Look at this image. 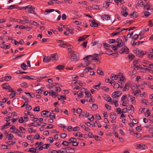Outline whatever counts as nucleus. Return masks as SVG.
Returning <instances> with one entry per match:
<instances>
[{"label": "nucleus", "mask_w": 153, "mask_h": 153, "mask_svg": "<svg viewBox=\"0 0 153 153\" xmlns=\"http://www.w3.org/2000/svg\"><path fill=\"white\" fill-rule=\"evenodd\" d=\"M78 133L79 134V137H83L85 138H86L87 137V134H81V133L80 132H78Z\"/></svg>", "instance_id": "ea45409f"}, {"label": "nucleus", "mask_w": 153, "mask_h": 153, "mask_svg": "<svg viewBox=\"0 0 153 153\" xmlns=\"http://www.w3.org/2000/svg\"><path fill=\"white\" fill-rule=\"evenodd\" d=\"M79 93V94H78V96L80 97V98H82L83 97V94H82V92L81 91H79L77 92V93Z\"/></svg>", "instance_id": "37998d69"}, {"label": "nucleus", "mask_w": 153, "mask_h": 153, "mask_svg": "<svg viewBox=\"0 0 153 153\" xmlns=\"http://www.w3.org/2000/svg\"><path fill=\"white\" fill-rule=\"evenodd\" d=\"M51 150H50L49 151V153H59V152H57L56 150H53L52 151H51Z\"/></svg>", "instance_id": "774afa93"}, {"label": "nucleus", "mask_w": 153, "mask_h": 153, "mask_svg": "<svg viewBox=\"0 0 153 153\" xmlns=\"http://www.w3.org/2000/svg\"><path fill=\"white\" fill-rule=\"evenodd\" d=\"M130 84L128 82H127L125 85V91H127L128 90L129 88Z\"/></svg>", "instance_id": "6ab92c4d"}, {"label": "nucleus", "mask_w": 153, "mask_h": 153, "mask_svg": "<svg viewBox=\"0 0 153 153\" xmlns=\"http://www.w3.org/2000/svg\"><path fill=\"white\" fill-rule=\"evenodd\" d=\"M49 95H52L53 97L56 94V93L54 92L53 91L51 90L49 91Z\"/></svg>", "instance_id": "e433bc0d"}, {"label": "nucleus", "mask_w": 153, "mask_h": 153, "mask_svg": "<svg viewBox=\"0 0 153 153\" xmlns=\"http://www.w3.org/2000/svg\"><path fill=\"white\" fill-rule=\"evenodd\" d=\"M17 100L16 99H13L12 102L13 103V104L15 106H17V105L19 104V103L17 102Z\"/></svg>", "instance_id": "2f4dec72"}, {"label": "nucleus", "mask_w": 153, "mask_h": 153, "mask_svg": "<svg viewBox=\"0 0 153 153\" xmlns=\"http://www.w3.org/2000/svg\"><path fill=\"white\" fill-rule=\"evenodd\" d=\"M67 136V135L65 133H62L61 134V137L62 138H65Z\"/></svg>", "instance_id": "338daca9"}, {"label": "nucleus", "mask_w": 153, "mask_h": 153, "mask_svg": "<svg viewBox=\"0 0 153 153\" xmlns=\"http://www.w3.org/2000/svg\"><path fill=\"white\" fill-rule=\"evenodd\" d=\"M102 18L103 21H106L110 19V17L108 15H104L102 16Z\"/></svg>", "instance_id": "0eeeda50"}, {"label": "nucleus", "mask_w": 153, "mask_h": 153, "mask_svg": "<svg viewBox=\"0 0 153 153\" xmlns=\"http://www.w3.org/2000/svg\"><path fill=\"white\" fill-rule=\"evenodd\" d=\"M94 138L95 140L99 141H100L101 139L100 137L96 136V135H94Z\"/></svg>", "instance_id": "a19ab883"}, {"label": "nucleus", "mask_w": 153, "mask_h": 153, "mask_svg": "<svg viewBox=\"0 0 153 153\" xmlns=\"http://www.w3.org/2000/svg\"><path fill=\"white\" fill-rule=\"evenodd\" d=\"M117 42L118 43L117 46L119 47H121L123 45V43L122 39L120 38H118L117 39Z\"/></svg>", "instance_id": "20e7f679"}, {"label": "nucleus", "mask_w": 153, "mask_h": 153, "mask_svg": "<svg viewBox=\"0 0 153 153\" xmlns=\"http://www.w3.org/2000/svg\"><path fill=\"white\" fill-rule=\"evenodd\" d=\"M33 111H40V108L39 106H37L36 107H35Z\"/></svg>", "instance_id": "052dcab7"}, {"label": "nucleus", "mask_w": 153, "mask_h": 153, "mask_svg": "<svg viewBox=\"0 0 153 153\" xmlns=\"http://www.w3.org/2000/svg\"><path fill=\"white\" fill-rule=\"evenodd\" d=\"M111 118L113 120H115L117 118V116L113 112H112L110 114Z\"/></svg>", "instance_id": "2eb2a0df"}, {"label": "nucleus", "mask_w": 153, "mask_h": 153, "mask_svg": "<svg viewBox=\"0 0 153 153\" xmlns=\"http://www.w3.org/2000/svg\"><path fill=\"white\" fill-rule=\"evenodd\" d=\"M135 53L136 55L139 57L142 58L143 55L146 54L147 52L145 51H142L139 49H137L135 51Z\"/></svg>", "instance_id": "f257e3e1"}, {"label": "nucleus", "mask_w": 153, "mask_h": 153, "mask_svg": "<svg viewBox=\"0 0 153 153\" xmlns=\"http://www.w3.org/2000/svg\"><path fill=\"white\" fill-rule=\"evenodd\" d=\"M21 67L24 70H26L28 68L27 66L26 65V64L24 63L21 64Z\"/></svg>", "instance_id": "f3484780"}, {"label": "nucleus", "mask_w": 153, "mask_h": 153, "mask_svg": "<svg viewBox=\"0 0 153 153\" xmlns=\"http://www.w3.org/2000/svg\"><path fill=\"white\" fill-rule=\"evenodd\" d=\"M71 144V143H68L66 141H63L62 143V144L65 146H67L69 144Z\"/></svg>", "instance_id": "a18cd8bd"}, {"label": "nucleus", "mask_w": 153, "mask_h": 153, "mask_svg": "<svg viewBox=\"0 0 153 153\" xmlns=\"http://www.w3.org/2000/svg\"><path fill=\"white\" fill-rule=\"evenodd\" d=\"M69 140L70 141V143H74L76 141V140L75 138H72L70 139H69Z\"/></svg>", "instance_id": "49530a36"}, {"label": "nucleus", "mask_w": 153, "mask_h": 153, "mask_svg": "<svg viewBox=\"0 0 153 153\" xmlns=\"http://www.w3.org/2000/svg\"><path fill=\"white\" fill-rule=\"evenodd\" d=\"M32 109V107L30 105H27V106L26 108V109L28 111H30V110H31Z\"/></svg>", "instance_id": "864d4df0"}, {"label": "nucleus", "mask_w": 153, "mask_h": 153, "mask_svg": "<svg viewBox=\"0 0 153 153\" xmlns=\"http://www.w3.org/2000/svg\"><path fill=\"white\" fill-rule=\"evenodd\" d=\"M59 42H61L60 44L59 45V46L61 47V48H65V46H71V45L69 44H68L67 43H64V42L63 41L59 40Z\"/></svg>", "instance_id": "7ed1b4c3"}, {"label": "nucleus", "mask_w": 153, "mask_h": 153, "mask_svg": "<svg viewBox=\"0 0 153 153\" xmlns=\"http://www.w3.org/2000/svg\"><path fill=\"white\" fill-rule=\"evenodd\" d=\"M97 73L98 74L101 76H103L104 75V74L102 71L100 69H98L97 70Z\"/></svg>", "instance_id": "c85d7f7f"}, {"label": "nucleus", "mask_w": 153, "mask_h": 153, "mask_svg": "<svg viewBox=\"0 0 153 153\" xmlns=\"http://www.w3.org/2000/svg\"><path fill=\"white\" fill-rule=\"evenodd\" d=\"M139 37V36L137 34H135L132 38L134 40L137 39Z\"/></svg>", "instance_id": "5fc2aeb1"}, {"label": "nucleus", "mask_w": 153, "mask_h": 153, "mask_svg": "<svg viewBox=\"0 0 153 153\" xmlns=\"http://www.w3.org/2000/svg\"><path fill=\"white\" fill-rule=\"evenodd\" d=\"M138 86H137V85L136 84H135L134 85L132 86L131 87V89L132 90L134 91L135 90L137 89H138Z\"/></svg>", "instance_id": "473e14b6"}, {"label": "nucleus", "mask_w": 153, "mask_h": 153, "mask_svg": "<svg viewBox=\"0 0 153 153\" xmlns=\"http://www.w3.org/2000/svg\"><path fill=\"white\" fill-rule=\"evenodd\" d=\"M100 25V24L98 23L92 22L90 24V26L92 27H95Z\"/></svg>", "instance_id": "9d476101"}, {"label": "nucleus", "mask_w": 153, "mask_h": 153, "mask_svg": "<svg viewBox=\"0 0 153 153\" xmlns=\"http://www.w3.org/2000/svg\"><path fill=\"white\" fill-rule=\"evenodd\" d=\"M92 7L93 9H100L99 8V7L97 5H94L92 6Z\"/></svg>", "instance_id": "69168bd1"}, {"label": "nucleus", "mask_w": 153, "mask_h": 153, "mask_svg": "<svg viewBox=\"0 0 153 153\" xmlns=\"http://www.w3.org/2000/svg\"><path fill=\"white\" fill-rule=\"evenodd\" d=\"M134 69L136 70H140V68H141L142 67L140 65H137L135 64H134L133 66Z\"/></svg>", "instance_id": "a211bd4d"}, {"label": "nucleus", "mask_w": 153, "mask_h": 153, "mask_svg": "<svg viewBox=\"0 0 153 153\" xmlns=\"http://www.w3.org/2000/svg\"><path fill=\"white\" fill-rule=\"evenodd\" d=\"M105 106L107 110H111V107L109 105L107 104H105Z\"/></svg>", "instance_id": "e2e57ef3"}, {"label": "nucleus", "mask_w": 153, "mask_h": 153, "mask_svg": "<svg viewBox=\"0 0 153 153\" xmlns=\"http://www.w3.org/2000/svg\"><path fill=\"white\" fill-rule=\"evenodd\" d=\"M92 108L94 110H96L97 108V106L95 104H93Z\"/></svg>", "instance_id": "0e129e2a"}, {"label": "nucleus", "mask_w": 153, "mask_h": 153, "mask_svg": "<svg viewBox=\"0 0 153 153\" xmlns=\"http://www.w3.org/2000/svg\"><path fill=\"white\" fill-rule=\"evenodd\" d=\"M56 56H57V55L56 53L53 54L51 55V56L50 57L51 60H52L53 61H55L56 60Z\"/></svg>", "instance_id": "1a4fd4ad"}, {"label": "nucleus", "mask_w": 153, "mask_h": 153, "mask_svg": "<svg viewBox=\"0 0 153 153\" xmlns=\"http://www.w3.org/2000/svg\"><path fill=\"white\" fill-rule=\"evenodd\" d=\"M36 123H31L29 124H28L27 126H34L35 127H37V126L36 125Z\"/></svg>", "instance_id": "09e8293b"}, {"label": "nucleus", "mask_w": 153, "mask_h": 153, "mask_svg": "<svg viewBox=\"0 0 153 153\" xmlns=\"http://www.w3.org/2000/svg\"><path fill=\"white\" fill-rule=\"evenodd\" d=\"M49 117L50 118L52 119L56 118L55 114L53 113H51L50 114Z\"/></svg>", "instance_id": "bb28decb"}, {"label": "nucleus", "mask_w": 153, "mask_h": 153, "mask_svg": "<svg viewBox=\"0 0 153 153\" xmlns=\"http://www.w3.org/2000/svg\"><path fill=\"white\" fill-rule=\"evenodd\" d=\"M43 91V90L41 88H40L36 91V92L38 94H41Z\"/></svg>", "instance_id": "3c124183"}, {"label": "nucleus", "mask_w": 153, "mask_h": 153, "mask_svg": "<svg viewBox=\"0 0 153 153\" xmlns=\"http://www.w3.org/2000/svg\"><path fill=\"white\" fill-rule=\"evenodd\" d=\"M118 93L117 91L114 92L112 94V97L114 98H117L119 97V96L117 95V94Z\"/></svg>", "instance_id": "dca6fc26"}, {"label": "nucleus", "mask_w": 153, "mask_h": 153, "mask_svg": "<svg viewBox=\"0 0 153 153\" xmlns=\"http://www.w3.org/2000/svg\"><path fill=\"white\" fill-rule=\"evenodd\" d=\"M13 136L11 134H9L7 135V138L8 140H12L13 138Z\"/></svg>", "instance_id": "a878e982"}, {"label": "nucleus", "mask_w": 153, "mask_h": 153, "mask_svg": "<svg viewBox=\"0 0 153 153\" xmlns=\"http://www.w3.org/2000/svg\"><path fill=\"white\" fill-rule=\"evenodd\" d=\"M51 60L50 57H48V56H45L44 57L43 61L45 62H49Z\"/></svg>", "instance_id": "9b49d317"}, {"label": "nucleus", "mask_w": 153, "mask_h": 153, "mask_svg": "<svg viewBox=\"0 0 153 153\" xmlns=\"http://www.w3.org/2000/svg\"><path fill=\"white\" fill-rule=\"evenodd\" d=\"M141 103H144L146 105H148V100L146 99H144L141 101Z\"/></svg>", "instance_id": "603ef678"}, {"label": "nucleus", "mask_w": 153, "mask_h": 153, "mask_svg": "<svg viewBox=\"0 0 153 153\" xmlns=\"http://www.w3.org/2000/svg\"><path fill=\"white\" fill-rule=\"evenodd\" d=\"M134 97L131 96H129L128 98V101H130L131 102H133L134 100Z\"/></svg>", "instance_id": "c756f323"}, {"label": "nucleus", "mask_w": 153, "mask_h": 153, "mask_svg": "<svg viewBox=\"0 0 153 153\" xmlns=\"http://www.w3.org/2000/svg\"><path fill=\"white\" fill-rule=\"evenodd\" d=\"M30 7H31V10H30V13H33L34 14H36V13H35V12L34 11L35 10V8L31 6H30Z\"/></svg>", "instance_id": "412c9836"}, {"label": "nucleus", "mask_w": 153, "mask_h": 153, "mask_svg": "<svg viewBox=\"0 0 153 153\" xmlns=\"http://www.w3.org/2000/svg\"><path fill=\"white\" fill-rule=\"evenodd\" d=\"M64 149H66V152L67 153H73V152L71 151L73 149L71 147H67Z\"/></svg>", "instance_id": "393cba45"}, {"label": "nucleus", "mask_w": 153, "mask_h": 153, "mask_svg": "<svg viewBox=\"0 0 153 153\" xmlns=\"http://www.w3.org/2000/svg\"><path fill=\"white\" fill-rule=\"evenodd\" d=\"M55 10L54 9H46L45 10V12L47 13H50L52 12H53Z\"/></svg>", "instance_id": "8fccbe9b"}, {"label": "nucleus", "mask_w": 153, "mask_h": 153, "mask_svg": "<svg viewBox=\"0 0 153 153\" xmlns=\"http://www.w3.org/2000/svg\"><path fill=\"white\" fill-rule=\"evenodd\" d=\"M19 128L20 130V131H21V133L22 132V133H25L26 129L25 128H24L22 126L19 127Z\"/></svg>", "instance_id": "cd10ccee"}, {"label": "nucleus", "mask_w": 153, "mask_h": 153, "mask_svg": "<svg viewBox=\"0 0 153 153\" xmlns=\"http://www.w3.org/2000/svg\"><path fill=\"white\" fill-rule=\"evenodd\" d=\"M141 92V91L139 90H135L133 92L134 94V96H137Z\"/></svg>", "instance_id": "ddd939ff"}, {"label": "nucleus", "mask_w": 153, "mask_h": 153, "mask_svg": "<svg viewBox=\"0 0 153 153\" xmlns=\"http://www.w3.org/2000/svg\"><path fill=\"white\" fill-rule=\"evenodd\" d=\"M11 76H5L4 80L5 81H8L11 79Z\"/></svg>", "instance_id": "c03bdc74"}, {"label": "nucleus", "mask_w": 153, "mask_h": 153, "mask_svg": "<svg viewBox=\"0 0 153 153\" xmlns=\"http://www.w3.org/2000/svg\"><path fill=\"white\" fill-rule=\"evenodd\" d=\"M134 109V107L132 105H130L129 107L127 106L125 108V109H126V111H125V113L126 112L130 111L131 112Z\"/></svg>", "instance_id": "39448f33"}, {"label": "nucleus", "mask_w": 153, "mask_h": 153, "mask_svg": "<svg viewBox=\"0 0 153 153\" xmlns=\"http://www.w3.org/2000/svg\"><path fill=\"white\" fill-rule=\"evenodd\" d=\"M65 68V67L63 65H59L57 66L56 68L57 70H63Z\"/></svg>", "instance_id": "f8f14e48"}, {"label": "nucleus", "mask_w": 153, "mask_h": 153, "mask_svg": "<svg viewBox=\"0 0 153 153\" xmlns=\"http://www.w3.org/2000/svg\"><path fill=\"white\" fill-rule=\"evenodd\" d=\"M101 88L102 90L107 92L109 90V88L106 86L101 87Z\"/></svg>", "instance_id": "c9c22d12"}, {"label": "nucleus", "mask_w": 153, "mask_h": 153, "mask_svg": "<svg viewBox=\"0 0 153 153\" xmlns=\"http://www.w3.org/2000/svg\"><path fill=\"white\" fill-rule=\"evenodd\" d=\"M71 60L72 61H74L75 60L77 61L78 60L79 57L77 56L76 53H75V52L71 50Z\"/></svg>", "instance_id": "f03ea898"}, {"label": "nucleus", "mask_w": 153, "mask_h": 153, "mask_svg": "<svg viewBox=\"0 0 153 153\" xmlns=\"http://www.w3.org/2000/svg\"><path fill=\"white\" fill-rule=\"evenodd\" d=\"M16 128L14 126H12L10 128V131L11 133H13L14 132L16 129Z\"/></svg>", "instance_id": "58836bf2"}, {"label": "nucleus", "mask_w": 153, "mask_h": 153, "mask_svg": "<svg viewBox=\"0 0 153 153\" xmlns=\"http://www.w3.org/2000/svg\"><path fill=\"white\" fill-rule=\"evenodd\" d=\"M1 86L4 89H7L9 86V85L8 83H6L2 85Z\"/></svg>", "instance_id": "4be33fe9"}, {"label": "nucleus", "mask_w": 153, "mask_h": 153, "mask_svg": "<svg viewBox=\"0 0 153 153\" xmlns=\"http://www.w3.org/2000/svg\"><path fill=\"white\" fill-rule=\"evenodd\" d=\"M83 114H80L79 115V117H84L85 116L86 117H87L89 116V114H88V112L86 111L84 112H82Z\"/></svg>", "instance_id": "6e6552de"}, {"label": "nucleus", "mask_w": 153, "mask_h": 153, "mask_svg": "<svg viewBox=\"0 0 153 153\" xmlns=\"http://www.w3.org/2000/svg\"><path fill=\"white\" fill-rule=\"evenodd\" d=\"M50 144H46L45 145H43V148L44 149H48L49 147Z\"/></svg>", "instance_id": "4d7b16f0"}, {"label": "nucleus", "mask_w": 153, "mask_h": 153, "mask_svg": "<svg viewBox=\"0 0 153 153\" xmlns=\"http://www.w3.org/2000/svg\"><path fill=\"white\" fill-rule=\"evenodd\" d=\"M28 152L33 153H36V150L35 148H31L29 149V150Z\"/></svg>", "instance_id": "b1692460"}, {"label": "nucleus", "mask_w": 153, "mask_h": 153, "mask_svg": "<svg viewBox=\"0 0 153 153\" xmlns=\"http://www.w3.org/2000/svg\"><path fill=\"white\" fill-rule=\"evenodd\" d=\"M88 41H86L83 42V44L81 45V46H82L84 48H86L87 46Z\"/></svg>", "instance_id": "13d9d810"}, {"label": "nucleus", "mask_w": 153, "mask_h": 153, "mask_svg": "<svg viewBox=\"0 0 153 153\" xmlns=\"http://www.w3.org/2000/svg\"><path fill=\"white\" fill-rule=\"evenodd\" d=\"M19 7H18L17 5H12L10 6L9 8H8V9H13V8H16L19 9Z\"/></svg>", "instance_id": "5701e85b"}, {"label": "nucleus", "mask_w": 153, "mask_h": 153, "mask_svg": "<svg viewBox=\"0 0 153 153\" xmlns=\"http://www.w3.org/2000/svg\"><path fill=\"white\" fill-rule=\"evenodd\" d=\"M103 45L105 47V49L107 50H109L110 49L111 45L106 43H103Z\"/></svg>", "instance_id": "4468645a"}, {"label": "nucleus", "mask_w": 153, "mask_h": 153, "mask_svg": "<svg viewBox=\"0 0 153 153\" xmlns=\"http://www.w3.org/2000/svg\"><path fill=\"white\" fill-rule=\"evenodd\" d=\"M136 146L137 147V148L136 149H142L143 147V146L141 144H137L136 145Z\"/></svg>", "instance_id": "6e6d98bb"}, {"label": "nucleus", "mask_w": 153, "mask_h": 153, "mask_svg": "<svg viewBox=\"0 0 153 153\" xmlns=\"http://www.w3.org/2000/svg\"><path fill=\"white\" fill-rule=\"evenodd\" d=\"M150 6L149 4H148V3H147L146 5H144V8L147 10H150Z\"/></svg>", "instance_id": "7c9ffc66"}, {"label": "nucleus", "mask_w": 153, "mask_h": 153, "mask_svg": "<svg viewBox=\"0 0 153 153\" xmlns=\"http://www.w3.org/2000/svg\"><path fill=\"white\" fill-rule=\"evenodd\" d=\"M143 13L146 18L148 17L151 14L149 12L147 11H144Z\"/></svg>", "instance_id": "aec40b11"}, {"label": "nucleus", "mask_w": 153, "mask_h": 153, "mask_svg": "<svg viewBox=\"0 0 153 153\" xmlns=\"http://www.w3.org/2000/svg\"><path fill=\"white\" fill-rule=\"evenodd\" d=\"M19 122L20 123H23L25 122V120H23V117H21L19 120Z\"/></svg>", "instance_id": "680f3d73"}, {"label": "nucleus", "mask_w": 153, "mask_h": 153, "mask_svg": "<svg viewBox=\"0 0 153 153\" xmlns=\"http://www.w3.org/2000/svg\"><path fill=\"white\" fill-rule=\"evenodd\" d=\"M134 57V55L132 54H129L128 55V59L131 60H132Z\"/></svg>", "instance_id": "4c0bfd02"}, {"label": "nucleus", "mask_w": 153, "mask_h": 153, "mask_svg": "<svg viewBox=\"0 0 153 153\" xmlns=\"http://www.w3.org/2000/svg\"><path fill=\"white\" fill-rule=\"evenodd\" d=\"M49 112H50V111H45V110L41 112V114L42 116V114L44 115H47V113H49Z\"/></svg>", "instance_id": "79ce46f5"}, {"label": "nucleus", "mask_w": 153, "mask_h": 153, "mask_svg": "<svg viewBox=\"0 0 153 153\" xmlns=\"http://www.w3.org/2000/svg\"><path fill=\"white\" fill-rule=\"evenodd\" d=\"M119 78H120V80L118 81L119 83L122 82L124 81V78L123 77V74L121 73H120L119 74Z\"/></svg>", "instance_id": "423d86ee"}, {"label": "nucleus", "mask_w": 153, "mask_h": 153, "mask_svg": "<svg viewBox=\"0 0 153 153\" xmlns=\"http://www.w3.org/2000/svg\"><path fill=\"white\" fill-rule=\"evenodd\" d=\"M85 40V39L83 36L80 37L78 40V41L79 42H81Z\"/></svg>", "instance_id": "bf43d9fd"}, {"label": "nucleus", "mask_w": 153, "mask_h": 153, "mask_svg": "<svg viewBox=\"0 0 153 153\" xmlns=\"http://www.w3.org/2000/svg\"><path fill=\"white\" fill-rule=\"evenodd\" d=\"M124 30V29L123 28L122 29V30L120 31H118L117 32H113L111 34V35L113 36H114L117 35L119 33H120L122 31H123Z\"/></svg>", "instance_id": "f704fd0d"}, {"label": "nucleus", "mask_w": 153, "mask_h": 153, "mask_svg": "<svg viewBox=\"0 0 153 153\" xmlns=\"http://www.w3.org/2000/svg\"><path fill=\"white\" fill-rule=\"evenodd\" d=\"M146 79L147 80H151L152 79V76L151 75H147L146 76Z\"/></svg>", "instance_id": "de8ad7c7"}, {"label": "nucleus", "mask_w": 153, "mask_h": 153, "mask_svg": "<svg viewBox=\"0 0 153 153\" xmlns=\"http://www.w3.org/2000/svg\"><path fill=\"white\" fill-rule=\"evenodd\" d=\"M60 97H58V98L59 100H60L61 99L63 100H65L66 99V97L65 95L60 96Z\"/></svg>", "instance_id": "72a5a7b5"}]
</instances>
